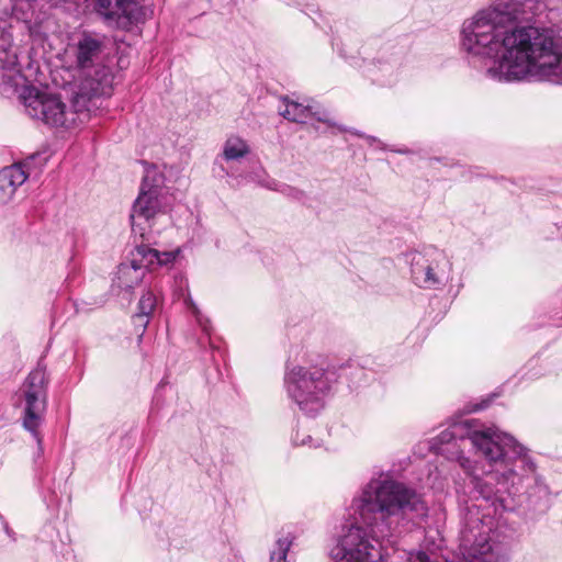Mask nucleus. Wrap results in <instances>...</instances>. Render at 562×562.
<instances>
[{
	"label": "nucleus",
	"mask_w": 562,
	"mask_h": 562,
	"mask_svg": "<svg viewBox=\"0 0 562 562\" xmlns=\"http://www.w3.org/2000/svg\"><path fill=\"white\" fill-rule=\"evenodd\" d=\"M554 228L557 231V238L562 239V222L561 223H555L554 224Z\"/></svg>",
	"instance_id": "32"
},
{
	"label": "nucleus",
	"mask_w": 562,
	"mask_h": 562,
	"mask_svg": "<svg viewBox=\"0 0 562 562\" xmlns=\"http://www.w3.org/2000/svg\"><path fill=\"white\" fill-rule=\"evenodd\" d=\"M294 537L288 533L276 541V548L270 553V562H286V555L293 543Z\"/></svg>",
	"instance_id": "21"
},
{
	"label": "nucleus",
	"mask_w": 562,
	"mask_h": 562,
	"mask_svg": "<svg viewBox=\"0 0 562 562\" xmlns=\"http://www.w3.org/2000/svg\"><path fill=\"white\" fill-rule=\"evenodd\" d=\"M246 155V143L240 137H229L223 148V159L231 165Z\"/></svg>",
	"instance_id": "19"
},
{
	"label": "nucleus",
	"mask_w": 562,
	"mask_h": 562,
	"mask_svg": "<svg viewBox=\"0 0 562 562\" xmlns=\"http://www.w3.org/2000/svg\"><path fill=\"white\" fill-rule=\"evenodd\" d=\"M30 32H31V34H32V35H34V36H43V35H45V33L41 32V31L37 29V26H35V25L30 27Z\"/></svg>",
	"instance_id": "31"
},
{
	"label": "nucleus",
	"mask_w": 562,
	"mask_h": 562,
	"mask_svg": "<svg viewBox=\"0 0 562 562\" xmlns=\"http://www.w3.org/2000/svg\"><path fill=\"white\" fill-rule=\"evenodd\" d=\"M546 0H490L460 29V49L486 78L562 87V25H536Z\"/></svg>",
	"instance_id": "1"
},
{
	"label": "nucleus",
	"mask_w": 562,
	"mask_h": 562,
	"mask_svg": "<svg viewBox=\"0 0 562 562\" xmlns=\"http://www.w3.org/2000/svg\"><path fill=\"white\" fill-rule=\"evenodd\" d=\"M25 79L19 68L16 54L11 49V38L0 29V89L1 93L14 92Z\"/></svg>",
	"instance_id": "9"
},
{
	"label": "nucleus",
	"mask_w": 562,
	"mask_h": 562,
	"mask_svg": "<svg viewBox=\"0 0 562 562\" xmlns=\"http://www.w3.org/2000/svg\"><path fill=\"white\" fill-rule=\"evenodd\" d=\"M19 396L25 403L22 426L25 430L31 432L37 443L41 445L42 436L38 428L43 423V415L47 407V397L31 393H20Z\"/></svg>",
	"instance_id": "10"
},
{
	"label": "nucleus",
	"mask_w": 562,
	"mask_h": 562,
	"mask_svg": "<svg viewBox=\"0 0 562 562\" xmlns=\"http://www.w3.org/2000/svg\"><path fill=\"white\" fill-rule=\"evenodd\" d=\"M335 367L327 369L294 367L285 373L284 383L290 397L305 414H317L324 407V400L336 383Z\"/></svg>",
	"instance_id": "5"
},
{
	"label": "nucleus",
	"mask_w": 562,
	"mask_h": 562,
	"mask_svg": "<svg viewBox=\"0 0 562 562\" xmlns=\"http://www.w3.org/2000/svg\"><path fill=\"white\" fill-rule=\"evenodd\" d=\"M490 402H491L490 400L482 401L480 404H475L471 411L477 412V411L484 409L488 406Z\"/></svg>",
	"instance_id": "30"
},
{
	"label": "nucleus",
	"mask_w": 562,
	"mask_h": 562,
	"mask_svg": "<svg viewBox=\"0 0 562 562\" xmlns=\"http://www.w3.org/2000/svg\"><path fill=\"white\" fill-rule=\"evenodd\" d=\"M132 289H133V286H132L131 284H128V285L126 286V291H128V292H131V291H132Z\"/></svg>",
	"instance_id": "34"
},
{
	"label": "nucleus",
	"mask_w": 562,
	"mask_h": 562,
	"mask_svg": "<svg viewBox=\"0 0 562 562\" xmlns=\"http://www.w3.org/2000/svg\"><path fill=\"white\" fill-rule=\"evenodd\" d=\"M292 441L295 446H310L313 441L311 435L302 432L300 429H296L294 435L292 436Z\"/></svg>",
	"instance_id": "26"
},
{
	"label": "nucleus",
	"mask_w": 562,
	"mask_h": 562,
	"mask_svg": "<svg viewBox=\"0 0 562 562\" xmlns=\"http://www.w3.org/2000/svg\"><path fill=\"white\" fill-rule=\"evenodd\" d=\"M398 67V58H379L368 64L364 71L374 81L391 83L396 78Z\"/></svg>",
	"instance_id": "15"
},
{
	"label": "nucleus",
	"mask_w": 562,
	"mask_h": 562,
	"mask_svg": "<svg viewBox=\"0 0 562 562\" xmlns=\"http://www.w3.org/2000/svg\"><path fill=\"white\" fill-rule=\"evenodd\" d=\"M113 75L106 67L95 70L81 83L72 100V109H68L59 95L42 91L33 86H21L20 99L26 114L52 127L71 128L89 119L93 98L110 97L112 93Z\"/></svg>",
	"instance_id": "4"
},
{
	"label": "nucleus",
	"mask_w": 562,
	"mask_h": 562,
	"mask_svg": "<svg viewBox=\"0 0 562 562\" xmlns=\"http://www.w3.org/2000/svg\"><path fill=\"white\" fill-rule=\"evenodd\" d=\"M359 517L333 550L336 562H376L382 559V541L397 531L401 521H418L428 516V506L414 488L400 482H384L375 491H363L353 501Z\"/></svg>",
	"instance_id": "3"
},
{
	"label": "nucleus",
	"mask_w": 562,
	"mask_h": 562,
	"mask_svg": "<svg viewBox=\"0 0 562 562\" xmlns=\"http://www.w3.org/2000/svg\"><path fill=\"white\" fill-rule=\"evenodd\" d=\"M366 139L369 142L370 145L378 144L382 149H385L386 147L382 144L380 139H378L374 136H364Z\"/></svg>",
	"instance_id": "29"
},
{
	"label": "nucleus",
	"mask_w": 562,
	"mask_h": 562,
	"mask_svg": "<svg viewBox=\"0 0 562 562\" xmlns=\"http://www.w3.org/2000/svg\"><path fill=\"white\" fill-rule=\"evenodd\" d=\"M408 562H431L429 555L426 552L418 551L415 554H412L408 559Z\"/></svg>",
	"instance_id": "28"
},
{
	"label": "nucleus",
	"mask_w": 562,
	"mask_h": 562,
	"mask_svg": "<svg viewBox=\"0 0 562 562\" xmlns=\"http://www.w3.org/2000/svg\"><path fill=\"white\" fill-rule=\"evenodd\" d=\"M164 178L151 167L146 170L140 186L139 194L135 200L131 213V223L134 231L139 229L143 236L146 228L151 226L155 216L166 206L164 193Z\"/></svg>",
	"instance_id": "6"
},
{
	"label": "nucleus",
	"mask_w": 562,
	"mask_h": 562,
	"mask_svg": "<svg viewBox=\"0 0 562 562\" xmlns=\"http://www.w3.org/2000/svg\"><path fill=\"white\" fill-rule=\"evenodd\" d=\"M474 522H476V527H479V524H481L482 521L480 518H476V520Z\"/></svg>",
	"instance_id": "35"
},
{
	"label": "nucleus",
	"mask_w": 562,
	"mask_h": 562,
	"mask_svg": "<svg viewBox=\"0 0 562 562\" xmlns=\"http://www.w3.org/2000/svg\"><path fill=\"white\" fill-rule=\"evenodd\" d=\"M156 260H158V250L142 245L132 252L130 268L135 272L143 270L151 271L157 268Z\"/></svg>",
	"instance_id": "18"
},
{
	"label": "nucleus",
	"mask_w": 562,
	"mask_h": 562,
	"mask_svg": "<svg viewBox=\"0 0 562 562\" xmlns=\"http://www.w3.org/2000/svg\"><path fill=\"white\" fill-rule=\"evenodd\" d=\"M180 250L177 249L175 251H158V260H156L157 267L166 266L172 262L176 257L179 255Z\"/></svg>",
	"instance_id": "25"
},
{
	"label": "nucleus",
	"mask_w": 562,
	"mask_h": 562,
	"mask_svg": "<svg viewBox=\"0 0 562 562\" xmlns=\"http://www.w3.org/2000/svg\"><path fill=\"white\" fill-rule=\"evenodd\" d=\"M392 151H395V153H400V154H409L411 150L405 148V149H391Z\"/></svg>",
	"instance_id": "33"
},
{
	"label": "nucleus",
	"mask_w": 562,
	"mask_h": 562,
	"mask_svg": "<svg viewBox=\"0 0 562 562\" xmlns=\"http://www.w3.org/2000/svg\"><path fill=\"white\" fill-rule=\"evenodd\" d=\"M134 278H135V279H138V278H145V274H144V273H142L140 276H135Z\"/></svg>",
	"instance_id": "36"
},
{
	"label": "nucleus",
	"mask_w": 562,
	"mask_h": 562,
	"mask_svg": "<svg viewBox=\"0 0 562 562\" xmlns=\"http://www.w3.org/2000/svg\"><path fill=\"white\" fill-rule=\"evenodd\" d=\"M104 49L102 37L85 33L76 45V63L81 69L91 68Z\"/></svg>",
	"instance_id": "14"
},
{
	"label": "nucleus",
	"mask_w": 562,
	"mask_h": 562,
	"mask_svg": "<svg viewBox=\"0 0 562 562\" xmlns=\"http://www.w3.org/2000/svg\"><path fill=\"white\" fill-rule=\"evenodd\" d=\"M282 105L279 106V113L286 120L295 123H307L312 119L323 122L333 126L334 124L327 117V114L322 109H315L311 104H303L297 101H292L289 98L281 100Z\"/></svg>",
	"instance_id": "12"
},
{
	"label": "nucleus",
	"mask_w": 562,
	"mask_h": 562,
	"mask_svg": "<svg viewBox=\"0 0 562 562\" xmlns=\"http://www.w3.org/2000/svg\"><path fill=\"white\" fill-rule=\"evenodd\" d=\"M47 386L48 378L46 370L38 366L27 374L20 387V393H31L42 397H47Z\"/></svg>",
	"instance_id": "17"
},
{
	"label": "nucleus",
	"mask_w": 562,
	"mask_h": 562,
	"mask_svg": "<svg viewBox=\"0 0 562 562\" xmlns=\"http://www.w3.org/2000/svg\"><path fill=\"white\" fill-rule=\"evenodd\" d=\"M536 469L532 471H519L526 474L520 485L513 486V510H518L530 518L543 515L550 508L549 487L536 476Z\"/></svg>",
	"instance_id": "7"
},
{
	"label": "nucleus",
	"mask_w": 562,
	"mask_h": 562,
	"mask_svg": "<svg viewBox=\"0 0 562 562\" xmlns=\"http://www.w3.org/2000/svg\"><path fill=\"white\" fill-rule=\"evenodd\" d=\"M156 303H157V300H156L155 294L151 291H147L139 299L138 306H137V310H138L137 313L144 314V315H147L150 317L151 313L155 310Z\"/></svg>",
	"instance_id": "22"
},
{
	"label": "nucleus",
	"mask_w": 562,
	"mask_h": 562,
	"mask_svg": "<svg viewBox=\"0 0 562 562\" xmlns=\"http://www.w3.org/2000/svg\"><path fill=\"white\" fill-rule=\"evenodd\" d=\"M274 187H271L269 184V188L272 189V190H276V191H279L281 192L283 195L290 198V199H293L295 201H303L305 198H306V194L303 190L301 189H297V188H294V187H291V186H288V184H278V183H274Z\"/></svg>",
	"instance_id": "23"
},
{
	"label": "nucleus",
	"mask_w": 562,
	"mask_h": 562,
	"mask_svg": "<svg viewBox=\"0 0 562 562\" xmlns=\"http://www.w3.org/2000/svg\"><path fill=\"white\" fill-rule=\"evenodd\" d=\"M93 11L110 26L128 30L143 15L136 0H91Z\"/></svg>",
	"instance_id": "8"
},
{
	"label": "nucleus",
	"mask_w": 562,
	"mask_h": 562,
	"mask_svg": "<svg viewBox=\"0 0 562 562\" xmlns=\"http://www.w3.org/2000/svg\"><path fill=\"white\" fill-rule=\"evenodd\" d=\"M27 177L23 164H14L0 170V206L12 201L16 189L25 182Z\"/></svg>",
	"instance_id": "13"
},
{
	"label": "nucleus",
	"mask_w": 562,
	"mask_h": 562,
	"mask_svg": "<svg viewBox=\"0 0 562 562\" xmlns=\"http://www.w3.org/2000/svg\"><path fill=\"white\" fill-rule=\"evenodd\" d=\"M474 419L452 425L440 434V441H460V447L468 445L474 453L502 470L488 471L479 475L476 461L465 457L463 450L458 452L457 461L469 477V485L476 498H482L494 514L513 510V486L520 485L526 474L520 471H532L536 463L528 456L527 449L512 435L495 428L475 429Z\"/></svg>",
	"instance_id": "2"
},
{
	"label": "nucleus",
	"mask_w": 562,
	"mask_h": 562,
	"mask_svg": "<svg viewBox=\"0 0 562 562\" xmlns=\"http://www.w3.org/2000/svg\"><path fill=\"white\" fill-rule=\"evenodd\" d=\"M461 549L469 562H490L486 557L491 552L492 546L485 532L481 529L475 532L474 527L469 522L461 531Z\"/></svg>",
	"instance_id": "11"
},
{
	"label": "nucleus",
	"mask_w": 562,
	"mask_h": 562,
	"mask_svg": "<svg viewBox=\"0 0 562 562\" xmlns=\"http://www.w3.org/2000/svg\"><path fill=\"white\" fill-rule=\"evenodd\" d=\"M149 319L150 317L147 316V315H144V314H140V313H135L133 316H132V322H133V325H134V328H135V334L142 338L145 330H146V327L149 323Z\"/></svg>",
	"instance_id": "24"
},
{
	"label": "nucleus",
	"mask_w": 562,
	"mask_h": 562,
	"mask_svg": "<svg viewBox=\"0 0 562 562\" xmlns=\"http://www.w3.org/2000/svg\"><path fill=\"white\" fill-rule=\"evenodd\" d=\"M404 261L411 267V278L415 281H437L434 267L423 252L413 250L404 255Z\"/></svg>",
	"instance_id": "16"
},
{
	"label": "nucleus",
	"mask_w": 562,
	"mask_h": 562,
	"mask_svg": "<svg viewBox=\"0 0 562 562\" xmlns=\"http://www.w3.org/2000/svg\"><path fill=\"white\" fill-rule=\"evenodd\" d=\"M194 314H195L196 322L199 323V325L202 328V330L207 336H210L211 335V323H210V319L206 318L205 316H203L199 311H196L195 307H194Z\"/></svg>",
	"instance_id": "27"
},
{
	"label": "nucleus",
	"mask_w": 562,
	"mask_h": 562,
	"mask_svg": "<svg viewBox=\"0 0 562 562\" xmlns=\"http://www.w3.org/2000/svg\"><path fill=\"white\" fill-rule=\"evenodd\" d=\"M229 168V166L227 167H222V170H227Z\"/></svg>",
	"instance_id": "38"
},
{
	"label": "nucleus",
	"mask_w": 562,
	"mask_h": 562,
	"mask_svg": "<svg viewBox=\"0 0 562 562\" xmlns=\"http://www.w3.org/2000/svg\"><path fill=\"white\" fill-rule=\"evenodd\" d=\"M122 266H123V268H122L123 270L128 268V266H126L125 263H123Z\"/></svg>",
	"instance_id": "37"
},
{
	"label": "nucleus",
	"mask_w": 562,
	"mask_h": 562,
	"mask_svg": "<svg viewBox=\"0 0 562 562\" xmlns=\"http://www.w3.org/2000/svg\"><path fill=\"white\" fill-rule=\"evenodd\" d=\"M337 372L336 382L338 379H346L351 384H359L366 376V371L362 367H360L357 362L348 361L346 363L340 364L338 368L335 367Z\"/></svg>",
	"instance_id": "20"
}]
</instances>
